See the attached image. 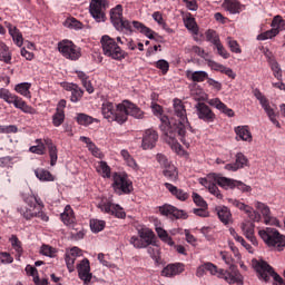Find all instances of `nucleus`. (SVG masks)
<instances>
[{
    "mask_svg": "<svg viewBox=\"0 0 285 285\" xmlns=\"http://www.w3.org/2000/svg\"><path fill=\"white\" fill-rule=\"evenodd\" d=\"M174 116L169 120L168 116L161 117L160 130L164 135V139L171 150L175 153H181V144L186 148H190V144L195 140L197 130L190 127L188 122V115L186 114V106L179 98L173 100ZM179 139L181 144L177 140Z\"/></svg>",
    "mask_w": 285,
    "mask_h": 285,
    "instance_id": "nucleus-1",
    "label": "nucleus"
},
{
    "mask_svg": "<svg viewBox=\"0 0 285 285\" xmlns=\"http://www.w3.org/2000/svg\"><path fill=\"white\" fill-rule=\"evenodd\" d=\"M110 21L118 32H124V30H127V32H139L147 37V39H155L156 41L157 37L159 38V35L144 24V22L124 20V7L121 4H117L110 10Z\"/></svg>",
    "mask_w": 285,
    "mask_h": 285,
    "instance_id": "nucleus-2",
    "label": "nucleus"
},
{
    "mask_svg": "<svg viewBox=\"0 0 285 285\" xmlns=\"http://www.w3.org/2000/svg\"><path fill=\"white\" fill-rule=\"evenodd\" d=\"M259 237L265 242L268 248L282 252L285 248V236L275 228L267 227L258 232Z\"/></svg>",
    "mask_w": 285,
    "mask_h": 285,
    "instance_id": "nucleus-3",
    "label": "nucleus"
},
{
    "mask_svg": "<svg viewBox=\"0 0 285 285\" xmlns=\"http://www.w3.org/2000/svg\"><path fill=\"white\" fill-rule=\"evenodd\" d=\"M102 52L106 57L115 59V61H124L128 57V52L121 49L115 38H111L108 35L101 37L100 40Z\"/></svg>",
    "mask_w": 285,
    "mask_h": 285,
    "instance_id": "nucleus-4",
    "label": "nucleus"
},
{
    "mask_svg": "<svg viewBox=\"0 0 285 285\" xmlns=\"http://www.w3.org/2000/svg\"><path fill=\"white\" fill-rule=\"evenodd\" d=\"M205 269L210 273V275H216L219 279H225L227 284H239L242 282V274L237 267H232V272L227 269L218 268L217 265L213 263H205Z\"/></svg>",
    "mask_w": 285,
    "mask_h": 285,
    "instance_id": "nucleus-5",
    "label": "nucleus"
},
{
    "mask_svg": "<svg viewBox=\"0 0 285 285\" xmlns=\"http://www.w3.org/2000/svg\"><path fill=\"white\" fill-rule=\"evenodd\" d=\"M124 102L115 105L110 101H105L101 106V112L105 119L108 121H116L120 126L124 124L125 115H124Z\"/></svg>",
    "mask_w": 285,
    "mask_h": 285,
    "instance_id": "nucleus-6",
    "label": "nucleus"
},
{
    "mask_svg": "<svg viewBox=\"0 0 285 285\" xmlns=\"http://www.w3.org/2000/svg\"><path fill=\"white\" fill-rule=\"evenodd\" d=\"M0 99L6 101V104H12L14 108H18V110H21L27 115H35V108H32V106H29L23 98L10 92L6 88L0 89Z\"/></svg>",
    "mask_w": 285,
    "mask_h": 285,
    "instance_id": "nucleus-7",
    "label": "nucleus"
},
{
    "mask_svg": "<svg viewBox=\"0 0 285 285\" xmlns=\"http://www.w3.org/2000/svg\"><path fill=\"white\" fill-rule=\"evenodd\" d=\"M256 273H258L259 279H264V282H271V277L274 279V285H285L284 278L275 273V269L266 261H258L255 264Z\"/></svg>",
    "mask_w": 285,
    "mask_h": 285,
    "instance_id": "nucleus-8",
    "label": "nucleus"
},
{
    "mask_svg": "<svg viewBox=\"0 0 285 285\" xmlns=\"http://www.w3.org/2000/svg\"><path fill=\"white\" fill-rule=\"evenodd\" d=\"M112 189L116 195H130L132 193V180L128 177V174L114 173L112 174Z\"/></svg>",
    "mask_w": 285,
    "mask_h": 285,
    "instance_id": "nucleus-9",
    "label": "nucleus"
},
{
    "mask_svg": "<svg viewBox=\"0 0 285 285\" xmlns=\"http://www.w3.org/2000/svg\"><path fill=\"white\" fill-rule=\"evenodd\" d=\"M129 244L134 248H148V246H157L155 242V232L151 229H140L138 230V236H131Z\"/></svg>",
    "mask_w": 285,
    "mask_h": 285,
    "instance_id": "nucleus-10",
    "label": "nucleus"
},
{
    "mask_svg": "<svg viewBox=\"0 0 285 285\" xmlns=\"http://www.w3.org/2000/svg\"><path fill=\"white\" fill-rule=\"evenodd\" d=\"M210 178L214 179V181H217L220 188H225V189L237 188L238 190H242V193H250V190H253L250 186L244 184L243 181L235 180L232 178H226L222 175L213 174Z\"/></svg>",
    "mask_w": 285,
    "mask_h": 285,
    "instance_id": "nucleus-11",
    "label": "nucleus"
},
{
    "mask_svg": "<svg viewBox=\"0 0 285 285\" xmlns=\"http://www.w3.org/2000/svg\"><path fill=\"white\" fill-rule=\"evenodd\" d=\"M108 0H91L89 4V12L96 21H106V10L109 8Z\"/></svg>",
    "mask_w": 285,
    "mask_h": 285,
    "instance_id": "nucleus-12",
    "label": "nucleus"
},
{
    "mask_svg": "<svg viewBox=\"0 0 285 285\" xmlns=\"http://www.w3.org/2000/svg\"><path fill=\"white\" fill-rule=\"evenodd\" d=\"M254 97H256L257 100H259V104L262 108L265 110L269 121L276 126V128H282V124L278 122L277 118H275V109L271 107V102L268 101V98L259 91V89L254 90Z\"/></svg>",
    "mask_w": 285,
    "mask_h": 285,
    "instance_id": "nucleus-13",
    "label": "nucleus"
},
{
    "mask_svg": "<svg viewBox=\"0 0 285 285\" xmlns=\"http://www.w3.org/2000/svg\"><path fill=\"white\" fill-rule=\"evenodd\" d=\"M58 50L61 52L66 59H70L71 61H77L79 57H81V51L79 48L72 43L70 40H62L58 43Z\"/></svg>",
    "mask_w": 285,
    "mask_h": 285,
    "instance_id": "nucleus-14",
    "label": "nucleus"
},
{
    "mask_svg": "<svg viewBox=\"0 0 285 285\" xmlns=\"http://www.w3.org/2000/svg\"><path fill=\"white\" fill-rule=\"evenodd\" d=\"M122 115H125L124 124L128 121V117H134V119H144V110L139 108L137 105L129 100L122 101Z\"/></svg>",
    "mask_w": 285,
    "mask_h": 285,
    "instance_id": "nucleus-15",
    "label": "nucleus"
},
{
    "mask_svg": "<svg viewBox=\"0 0 285 285\" xmlns=\"http://www.w3.org/2000/svg\"><path fill=\"white\" fill-rule=\"evenodd\" d=\"M196 115L200 121H205V124H213L215 119H217V116L213 111V109L209 108L206 102H197L196 106Z\"/></svg>",
    "mask_w": 285,
    "mask_h": 285,
    "instance_id": "nucleus-16",
    "label": "nucleus"
},
{
    "mask_svg": "<svg viewBox=\"0 0 285 285\" xmlns=\"http://www.w3.org/2000/svg\"><path fill=\"white\" fill-rule=\"evenodd\" d=\"M159 141V134L155 129H147L142 135L141 148L142 150H153Z\"/></svg>",
    "mask_w": 285,
    "mask_h": 285,
    "instance_id": "nucleus-17",
    "label": "nucleus"
},
{
    "mask_svg": "<svg viewBox=\"0 0 285 285\" xmlns=\"http://www.w3.org/2000/svg\"><path fill=\"white\" fill-rule=\"evenodd\" d=\"M229 204H232V206H234V208H238V210H244V213H246V215H248L249 219H252V222H262V215L257 212H255L253 209V207L237 200V199H233L230 198Z\"/></svg>",
    "mask_w": 285,
    "mask_h": 285,
    "instance_id": "nucleus-18",
    "label": "nucleus"
},
{
    "mask_svg": "<svg viewBox=\"0 0 285 285\" xmlns=\"http://www.w3.org/2000/svg\"><path fill=\"white\" fill-rule=\"evenodd\" d=\"M159 213L165 217H174V219H186L188 217V213L168 204L160 206Z\"/></svg>",
    "mask_w": 285,
    "mask_h": 285,
    "instance_id": "nucleus-19",
    "label": "nucleus"
},
{
    "mask_svg": "<svg viewBox=\"0 0 285 285\" xmlns=\"http://www.w3.org/2000/svg\"><path fill=\"white\" fill-rule=\"evenodd\" d=\"M99 208L101 213H107V215H114L118 219L126 218V212H124V208L119 205H116L109 202V203H104L102 205H99Z\"/></svg>",
    "mask_w": 285,
    "mask_h": 285,
    "instance_id": "nucleus-20",
    "label": "nucleus"
},
{
    "mask_svg": "<svg viewBox=\"0 0 285 285\" xmlns=\"http://www.w3.org/2000/svg\"><path fill=\"white\" fill-rule=\"evenodd\" d=\"M256 210H259V213H262L263 217H264V223L266 225H275V226H279V220L275 217L271 216V208L262 203V202H256L254 204Z\"/></svg>",
    "mask_w": 285,
    "mask_h": 285,
    "instance_id": "nucleus-21",
    "label": "nucleus"
},
{
    "mask_svg": "<svg viewBox=\"0 0 285 285\" xmlns=\"http://www.w3.org/2000/svg\"><path fill=\"white\" fill-rule=\"evenodd\" d=\"M246 166H248V158L244 154L237 153L235 155V163L225 165V170L237 173V170H242V168H246Z\"/></svg>",
    "mask_w": 285,
    "mask_h": 285,
    "instance_id": "nucleus-22",
    "label": "nucleus"
},
{
    "mask_svg": "<svg viewBox=\"0 0 285 285\" xmlns=\"http://www.w3.org/2000/svg\"><path fill=\"white\" fill-rule=\"evenodd\" d=\"M214 174H209L207 178H204L202 184L205 186V188H208L209 193L217 197V199H222V193L219 191V184L215 181L210 176ZM215 175H222V174H215Z\"/></svg>",
    "mask_w": 285,
    "mask_h": 285,
    "instance_id": "nucleus-23",
    "label": "nucleus"
},
{
    "mask_svg": "<svg viewBox=\"0 0 285 285\" xmlns=\"http://www.w3.org/2000/svg\"><path fill=\"white\" fill-rule=\"evenodd\" d=\"M18 212L27 220H30L33 217H38L42 222H49L50 220V217H48V215L46 213H43L42 210H40L38 213H32V209H28V207H20V208H18Z\"/></svg>",
    "mask_w": 285,
    "mask_h": 285,
    "instance_id": "nucleus-24",
    "label": "nucleus"
},
{
    "mask_svg": "<svg viewBox=\"0 0 285 285\" xmlns=\"http://www.w3.org/2000/svg\"><path fill=\"white\" fill-rule=\"evenodd\" d=\"M4 26H6V28H8L9 35H10V37H12L16 46L21 48V46H23V35L21 33L19 28H17V26H14L8 21H4Z\"/></svg>",
    "mask_w": 285,
    "mask_h": 285,
    "instance_id": "nucleus-25",
    "label": "nucleus"
},
{
    "mask_svg": "<svg viewBox=\"0 0 285 285\" xmlns=\"http://www.w3.org/2000/svg\"><path fill=\"white\" fill-rule=\"evenodd\" d=\"M236 141H253V134L248 126H238L235 128Z\"/></svg>",
    "mask_w": 285,
    "mask_h": 285,
    "instance_id": "nucleus-26",
    "label": "nucleus"
},
{
    "mask_svg": "<svg viewBox=\"0 0 285 285\" xmlns=\"http://www.w3.org/2000/svg\"><path fill=\"white\" fill-rule=\"evenodd\" d=\"M165 188L170 191V194L176 197V199H179V202H186L190 197L188 193H186L184 189L177 188V186L170 184V183H165Z\"/></svg>",
    "mask_w": 285,
    "mask_h": 285,
    "instance_id": "nucleus-27",
    "label": "nucleus"
},
{
    "mask_svg": "<svg viewBox=\"0 0 285 285\" xmlns=\"http://www.w3.org/2000/svg\"><path fill=\"white\" fill-rule=\"evenodd\" d=\"M216 213L218 215V219L227 226V224H230L233 222V214L230 213V209L226 206H217Z\"/></svg>",
    "mask_w": 285,
    "mask_h": 285,
    "instance_id": "nucleus-28",
    "label": "nucleus"
},
{
    "mask_svg": "<svg viewBox=\"0 0 285 285\" xmlns=\"http://www.w3.org/2000/svg\"><path fill=\"white\" fill-rule=\"evenodd\" d=\"M186 77L189 81H193L194 83H203V81H207L208 72L187 70Z\"/></svg>",
    "mask_w": 285,
    "mask_h": 285,
    "instance_id": "nucleus-29",
    "label": "nucleus"
},
{
    "mask_svg": "<svg viewBox=\"0 0 285 285\" xmlns=\"http://www.w3.org/2000/svg\"><path fill=\"white\" fill-rule=\"evenodd\" d=\"M180 273H184V264L181 263L169 264L163 269L165 277H175V275H179Z\"/></svg>",
    "mask_w": 285,
    "mask_h": 285,
    "instance_id": "nucleus-30",
    "label": "nucleus"
},
{
    "mask_svg": "<svg viewBox=\"0 0 285 285\" xmlns=\"http://www.w3.org/2000/svg\"><path fill=\"white\" fill-rule=\"evenodd\" d=\"M209 106H214V108H217V110H220V112H224V115H227V117H235V111L228 108L226 104L222 102L219 98L210 99Z\"/></svg>",
    "mask_w": 285,
    "mask_h": 285,
    "instance_id": "nucleus-31",
    "label": "nucleus"
},
{
    "mask_svg": "<svg viewBox=\"0 0 285 285\" xmlns=\"http://www.w3.org/2000/svg\"><path fill=\"white\" fill-rule=\"evenodd\" d=\"M223 8L230 14H239L242 12V3L238 0H224Z\"/></svg>",
    "mask_w": 285,
    "mask_h": 285,
    "instance_id": "nucleus-32",
    "label": "nucleus"
},
{
    "mask_svg": "<svg viewBox=\"0 0 285 285\" xmlns=\"http://www.w3.org/2000/svg\"><path fill=\"white\" fill-rule=\"evenodd\" d=\"M60 219L63 224H66V226H72V224H75V212L70 205L65 207V212L60 215Z\"/></svg>",
    "mask_w": 285,
    "mask_h": 285,
    "instance_id": "nucleus-33",
    "label": "nucleus"
},
{
    "mask_svg": "<svg viewBox=\"0 0 285 285\" xmlns=\"http://www.w3.org/2000/svg\"><path fill=\"white\" fill-rule=\"evenodd\" d=\"M45 144L49 151L50 166H57V160L59 159L57 146H55V144H52L51 139H46Z\"/></svg>",
    "mask_w": 285,
    "mask_h": 285,
    "instance_id": "nucleus-34",
    "label": "nucleus"
},
{
    "mask_svg": "<svg viewBox=\"0 0 285 285\" xmlns=\"http://www.w3.org/2000/svg\"><path fill=\"white\" fill-rule=\"evenodd\" d=\"M242 228L245 237L253 244V246H257V238L255 237V225L243 224Z\"/></svg>",
    "mask_w": 285,
    "mask_h": 285,
    "instance_id": "nucleus-35",
    "label": "nucleus"
},
{
    "mask_svg": "<svg viewBox=\"0 0 285 285\" xmlns=\"http://www.w3.org/2000/svg\"><path fill=\"white\" fill-rule=\"evenodd\" d=\"M30 88H32V83L30 82H21L16 85L14 90L18 95L26 97L27 99H31L32 95L30 94Z\"/></svg>",
    "mask_w": 285,
    "mask_h": 285,
    "instance_id": "nucleus-36",
    "label": "nucleus"
},
{
    "mask_svg": "<svg viewBox=\"0 0 285 285\" xmlns=\"http://www.w3.org/2000/svg\"><path fill=\"white\" fill-rule=\"evenodd\" d=\"M164 177H166L169 181H177L179 178V171H177V167L175 165H169L163 170Z\"/></svg>",
    "mask_w": 285,
    "mask_h": 285,
    "instance_id": "nucleus-37",
    "label": "nucleus"
},
{
    "mask_svg": "<svg viewBox=\"0 0 285 285\" xmlns=\"http://www.w3.org/2000/svg\"><path fill=\"white\" fill-rule=\"evenodd\" d=\"M76 121L79 126H90V124L95 122L99 124V119L92 118V116L86 114H77Z\"/></svg>",
    "mask_w": 285,
    "mask_h": 285,
    "instance_id": "nucleus-38",
    "label": "nucleus"
},
{
    "mask_svg": "<svg viewBox=\"0 0 285 285\" xmlns=\"http://www.w3.org/2000/svg\"><path fill=\"white\" fill-rule=\"evenodd\" d=\"M35 175L39 181H53L55 176L47 169L45 168H37L35 170Z\"/></svg>",
    "mask_w": 285,
    "mask_h": 285,
    "instance_id": "nucleus-39",
    "label": "nucleus"
},
{
    "mask_svg": "<svg viewBox=\"0 0 285 285\" xmlns=\"http://www.w3.org/2000/svg\"><path fill=\"white\" fill-rule=\"evenodd\" d=\"M9 242L13 250H16L18 257H21L23 255V243L19 240V237L17 235H11Z\"/></svg>",
    "mask_w": 285,
    "mask_h": 285,
    "instance_id": "nucleus-40",
    "label": "nucleus"
},
{
    "mask_svg": "<svg viewBox=\"0 0 285 285\" xmlns=\"http://www.w3.org/2000/svg\"><path fill=\"white\" fill-rule=\"evenodd\" d=\"M0 61H3L4 63H10V61H12V53L6 42L0 45Z\"/></svg>",
    "mask_w": 285,
    "mask_h": 285,
    "instance_id": "nucleus-41",
    "label": "nucleus"
},
{
    "mask_svg": "<svg viewBox=\"0 0 285 285\" xmlns=\"http://www.w3.org/2000/svg\"><path fill=\"white\" fill-rule=\"evenodd\" d=\"M156 233L159 239H161V242H164L165 244H168V246H175V242L173 240V237L168 235V232H166V229L161 227H156Z\"/></svg>",
    "mask_w": 285,
    "mask_h": 285,
    "instance_id": "nucleus-42",
    "label": "nucleus"
},
{
    "mask_svg": "<svg viewBox=\"0 0 285 285\" xmlns=\"http://www.w3.org/2000/svg\"><path fill=\"white\" fill-rule=\"evenodd\" d=\"M63 121H66V112L58 107L52 116V124L56 128H59Z\"/></svg>",
    "mask_w": 285,
    "mask_h": 285,
    "instance_id": "nucleus-43",
    "label": "nucleus"
},
{
    "mask_svg": "<svg viewBox=\"0 0 285 285\" xmlns=\"http://www.w3.org/2000/svg\"><path fill=\"white\" fill-rule=\"evenodd\" d=\"M205 37H206V41L212 43L214 47L222 43V40L219 39V35L217 33V31H215L213 29H208L205 32Z\"/></svg>",
    "mask_w": 285,
    "mask_h": 285,
    "instance_id": "nucleus-44",
    "label": "nucleus"
},
{
    "mask_svg": "<svg viewBox=\"0 0 285 285\" xmlns=\"http://www.w3.org/2000/svg\"><path fill=\"white\" fill-rule=\"evenodd\" d=\"M80 141L87 145L88 150L92 153L94 157H99V155H101L99 148H97V145H95L90 138L82 136L80 137Z\"/></svg>",
    "mask_w": 285,
    "mask_h": 285,
    "instance_id": "nucleus-45",
    "label": "nucleus"
},
{
    "mask_svg": "<svg viewBox=\"0 0 285 285\" xmlns=\"http://www.w3.org/2000/svg\"><path fill=\"white\" fill-rule=\"evenodd\" d=\"M110 166H108V163L106 161H100L98 163L97 166V173H99V175H101V177H104L105 179H110Z\"/></svg>",
    "mask_w": 285,
    "mask_h": 285,
    "instance_id": "nucleus-46",
    "label": "nucleus"
},
{
    "mask_svg": "<svg viewBox=\"0 0 285 285\" xmlns=\"http://www.w3.org/2000/svg\"><path fill=\"white\" fill-rule=\"evenodd\" d=\"M89 226L92 233H101V230L106 228V222L94 218V219H90Z\"/></svg>",
    "mask_w": 285,
    "mask_h": 285,
    "instance_id": "nucleus-47",
    "label": "nucleus"
},
{
    "mask_svg": "<svg viewBox=\"0 0 285 285\" xmlns=\"http://www.w3.org/2000/svg\"><path fill=\"white\" fill-rule=\"evenodd\" d=\"M272 28H274V30L282 32L283 30H285V20L284 18H282V16H275L272 20Z\"/></svg>",
    "mask_w": 285,
    "mask_h": 285,
    "instance_id": "nucleus-48",
    "label": "nucleus"
},
{
    "mask_svg": "<svg viewBox=\"0 0 285 285\" xmlns=\"http://www.w3.org/2000/svg\"><path fill=\"white\" fill-rule=\"evenodd\" d=\"M185 27L187 30H190L193 35H199V27L197 26V22L195 21V18H186L185 19Z\"/></svg>",
    "mask_w": 285,
    "mask_h": 285,
    "instance_id": "nucleus-49",
    "label": "nucleus"
},
{
    "mask_svg": "<svg viewBox=\"0 0 285 285\" xmlns=\"http://www.w3.org/2000/svg\"><path fill=\"white\" fill-rule=\"evenodd\" d=\"M271 70L273 71V75L275 79L278 81H282V68L279 67V63L276 62V60H269Z\"/></svg>",
    "mask_w": 285,
    "mask_h": 285,
    "instance_id": "nucleus-50",
    "label": "nucleus"
},
{
    "mask_svg": "<svg viewBox=\"0 0 285 285\" xmlns=\"http://www.w3.org/2000/svg\"><path fill=\"white\" fill-rule=\"evenodd\" d=\"M155 68H158V70H161L163 75H168V70H170V63L166 61L165 59H160L153 63Z\"/></svg>",
    "mask_w": 285,
    "mask_h": 285,
    "instance_id": "nucleus-51",
    "label": "nucleus"
},
{
    "mask_svg": "<svg viewBox=\"0 0 285 285\" xmlns=\"http://www.w3.org/2000/svg\"><path fill=\"white\" fill-rule=\"evenodd\" d=\"M278 31L274 27L271 30H267L257 36L258 41H266V39H273V37H277Z\"/></svg>",
    "mask_w": 285,
    "mask_h": 285,
    "instance_id": "nucleus-52",
    "label": "nucleus"
},
{
    "mask_svg": "<svg viewBox=\"0 0 285 285\" xmlns=\"http://www.w3.org/2000/svg\"><path fill=\"white\" fill-rule=\"evenodd\" d=\"M36 144H38V146H31L29 148L30 153H33L35 155H43V153H46V145H43V141L37 139Z\"/></svg>",
    "mask_w": 285,
    "mask_h": 285,
    "instance_id": "nucleus-53",
    "label": "nucleus"
},
{
    "mask_svg": "<svg viewBox=\"0 0 285 285\" xmlns=\"http://www.w3.org/2000/svg\"><path fill=\"white\" fill-rule=\"evenodd\" d=\"M41 255H45L46 257H56L57 255V248L50 246V245H42L40 248Z\"/></svg>",
    "mask_w": 285,
    "mask_h": 285,
    "instance_id": "nucleus-54",
    "label": "nucleus"
},
{
    "mask_svg": "<svg viewBox=\"0 0 285 285\" xmlns=\"http://www.w3.org/2000/svg\"><path fill=\"white\" fill-rule=\"evenodd\" d=\"M220 257L222 259H224L225 264H227L229 266V269H227L229 273H233V268H236L235 265H233V262H235V259L233 258V256L230 255V253L228 252H222L220 253Z\"/></svg>",
    "mask_w": 285,
    "mask_h": 285,
    "instance_id": "nucleus-55",
    "label": "nucleus"
},
{
    "mask_svg": "<svg viewBox=\"0 0 285 285\" xmlns=\"http://www.w3.org/2000/svg\"><path fill=\"white\" fill-rule=\"evenodd\" d=\"M19 132V128L16 125H0V135H10Z\"/></svg>",
    "mask_w": 285,
    "mask_h": 285,
    "instance_id": "nucleus-56",
    "label": "nucleus"
},
{
    "mask_svg": "<svg viewBox=\"0 0 285 285\" xmlns=\"http://www.w3.org/2000/svg\"><path fill=\"white\" fill-rule=\"evenodd\" d=\"M82 97H83V91L78 86L76 87V89H73V91H71L70 101H72V104H78V101H81Z\"/></svg>",
    "mask_w": 285,
    "mask_h": 285,
    "instance_id": "nucleus-57",
    "label": "nucleus"
},
{
    "mask_svg": "<svg viewBox=\"0 0 285 285\" xmlns=\"http://www.w3.org/2000/svg\"><path fill=\"white\" fill-rule=\"evenodd\" d=\"M227 43L232 52H235L236 55H242V48H239V43L237 42V40L227 38Z\"/></svg>",
    "mask_w": 285,
    "mask_h": 285,
    "instance_id": "nucleus-58",
    "label": "nucleus"
},
{
    "mask_svg": "<svg viewBox=\"0 0 285 285\" xmlns=\"http://www.w3.org/2000/svg\"><path fill=\"white\" fill-rule=\"evenodd\" d=\"M215 48L217 50V55H219V57H223V59L230 58V53L228 52V50H226L222 42H218V45H216Z\"/></svg>",
    "mask_w": 285,
    "mask_h": 285,
    "instance_id": "nucleus-59",
    "label": "nucleus"
},
{
    "mask_svg": "<svg viewBox=\"0 0 285 285\" xmlns=\"http://www.w3.org/2000/svg\"><path fill=\"white\" fill-rule=\"evenodd\" d=\"M156 160L158 164H160L161 168H167L168 166H171L173 164L168 160V157L164 154H157Z\"/></svg>",
    "mask_w": 285,
    "mask_h": 285,
    "instance_id": "nucleus-60",
    "label": "nucleus"
},
{
    "mask_svg": "<svg viewBox=\"0 0 285 285\" xmlns=\"http://www.w3.org/2000/svg\"><path fill=\"white\" fill-rule=\"evenodd\" d=\"M0 262L1 264H12L14 257L8 252H0Z\"/></svg>",
    "mask_w": 285,
    "mask_h": 285,
    "instance_id": "nucleus-61",
    "label": "nucleus"
},
{
    "mask_svg": "<svg viewBox=\"0 0 285 285\" xmlns=\"http://www.w3.org/2000/svg\"><path fill=\"white\" fill-rule=\"evenodd\" d=\"M76 261H77V258H75V256H70L69 254L66 253L65 262L67 264V268H68L69 273H72V271H75V262Z\"/></svg>",
    "mask_w": 285,
    "mask_h": 285,
    "instance_id": "nucleus-62",
    "label": "nucleus"
},
{
    "mask_svg": "<svg viewBox=\"0 0 285 285\" xmlns=\"http://www.w3.org/2000/svg\"><path fill=\"white\" fill-rule=\"evenodd\" d=\"M193 199L197 206H200V208H207L208 204L206 203V200H204V198L202 196H199V194L194 193Z\"/></svg>",
    "mask_w": 285,
    "mask_h": 285,
    "instance_id": "nucleus-63",
    "label": "nucleus"
},
{
    "mask_svg": "<svg viewBox=\"0 0 285 285\" xmlns=\"http://www.w3.org/2000/svg\"><path fill=\"white\" fill-rule=\"evenodd\" d=\"M68 28H73L75 30H81V22L75 18H71L66 21Z\"/></svg>",
    "mask_w": 285,
    "mask_h": 285,
    "instance_id": "nucleus-64",
    "label": "nucleus"
}]
</instances>
